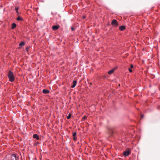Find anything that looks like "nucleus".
<instances>
[{"mask_svg": "<svg viewBox=\"0 0 160 160\" xmlns=\"http://www.w3.org/2000/svg\"><path fill=\"white\" fill-rule=\"evenodd\" d=\"M8 77L9 78V80L11 82H13L15 80V77L13 75L12 72L11 71H9L8 74Z\"/></svg>", "mask_w": 160, "mask_h": 160, "instance_id": "1", "label": "nucleus"}, {"mask_svg": "<svg viewBox=\"0 0 160 160\" xmlns=\"http://www.w3.org/2000/svg\"><path fill=\"white\" fill-rule=\"evenodd\" d=\"M111 25L114 27H117L118 25V23L116 20L113 19L111 22Z\"/></svg>", "mask_w": 160, "mask_h": 160, "instance_id": "2", "label": "nucleus"}, {"mask_svg": "<svg viewBox=\"0 0 160 160\" xmlns=\"http://www.w3.org/2000/svg\"><path fill=\"white\" fill-rule=\"evenodd\" d=\"M130 153V151L129 149H128L123 152V154L124 156L126 157L129 156Z\"/></svg>", "mask_w": 160, "mask_h": 160, "instance_id": "3", "label": "nucleus"}, {"mask_svg": "<svg viewBox=\"0 0 160 160\" xmlns=\"http://www.w3.org/2000/svg\"><path fill=\"white\" fill-rule=\"evenodd\" d=\"M11 160H18V158L15 154H12L11 155Z\"/></svg>", "mask_w": 160, "mask_h": 160, "instance_id": "4", "label": "nucleus"}, {"mask_svg": "<svg viewBox=\"0 0 160 160\" xmlns=\"http://www.w3.org/2000/svg\"><path fill=\"white\" fill-rule=\"evenodd\" d=\"M59 25H55L52 27V28L54 30H56L59 28Z\"/></svg>", "mask_w": 160, "mask_h": 160, "instance_id": "5", "label": "nucleus"}, {"mask_svg": "<svg viewBox=\"0 0 160 160\" xmlns=\"http://www.w3.org/2000/svg\"><path fill=\"white\" fill-rule=\"evenodd\" d=\"M77 133L76 132H74L73 133V139L74 140H76L77 138L76 136Z\"/></svg>", "mask_w": 160, "mask_h": 160, "instance_id": "6", "label": "nucleus"}, {"mask_svg": "<svg viewBox=\"0 0 160 160\" xmlns=\"http://www.w3.org/2000/svg\"><path fill=\"white\" fill-rule=\"evenodd\" d=\"M115 69L114 68H113V69H112V70H110L109 71H108V73L109 74H112L114 72V71L115 70Z\"/></svg>", "mask_w": 160, "mask_h": 160, "instance_id": "7", "label": "nucleus"}, {"mask_svg": "<svg viewBox=\"0 0 160 160\" xmlns=\"http://www.w3.org/2000/svg\"><path fill=\"white\" fill-rule=\"evenodd\" d=\"M33 138H36L37 140L39 139V137L37 134H34L33 135Z\"/></svg>", "mask_w": 160, "mask_h": 160, "instance_id": "8", "label": "nucleus"}, {"mask_svg": "<svg viewBox=\"0 0 160 160\" xmlns=\"http://www.w3.org/2000/svg\"><path fill=\"white\" fill-rule=\"evenodd\" d=\"M49 92V91L46 89H43L42 90V92L44 94L48 93Z\"/></svg>", "mask_w": 160, "mask_h": 160, "instance_id": "9", "label": "nucleus"}, {"mask_svg": "<svg viewBox=\"0 0 160 160\" xmlns=\"http://www.w3.org/2000/svg\"><path fill=\"white\" fill-rule=\"evenodd\" d=\"M77 83V81H73V85L71 87L72 88H74L76 85Z\"/></svg>", "mask_w": 160, "mask_h": 160, "instance_id": "10", "label": "nucleus"}, {"mask_svg": "<svg viewBox=\"0 0 160 160\" xmlns=\"http://www.w3.org/2000/svg\"><path fill=\"white\" fill-rule=\"evenodd\" d=\"M125 28V26H121L119 27V29L121 31H123Z\"/></svg>", "mask_w": 160, "mask_h": 160, "instance_id": "11", "label": "nucleus"}, {"mask_svg": "<svg viewBox=\"0 0 160 160\" xmlns=\"http://www.w3.org/2000/svg\"><path fill=\"white\" fill-rule=\"evenodd\" d=\"M16 27V24L14 23H13L12 25L11 28L12 29H13Z\"/></svg>", "mask_w": 160, "mask_h": 160, "instance_id": "12", "label": "nucleus"}, {"mask_svg": "<svg viewBox=\"0 0 160 160\" xmlns=\"http://www.w3.org/2000/svg\"><path fill=\"white\" fill-rule=\"evenodd\" d=\"M17 20L18 21H22L23 19L20 16H18L17 18Z\"/></svg>", "mask_w": 160, "mask_h": 160, "instance_id": "13", "label": "nucleus"}, {"mask_svg": "<svg viewBox=\"0 0 160 160\" xmlns=\"http://www.w3.org/2000/svg\"><path fill=\"white\" fill-rule=\"evenodd\" d=\"M24 44H25V42H22L19 44V45L20 46H23Z\"/></svg>", "mask_w": 160, "mask_h": 160, "instance_id": "14", "label": "nucleus"}, {"mask_svg": "<svg viewBox=\"0 0 160 160\" xmlns=\"http://www.w3.org/2000/svg\"><path fill=\"white\" fill-rule=\"evenodd\" d=\"M71 115L70 113H69L68 116L67 117V118L68 119H69L70 118Z\"/></svg>", "mask_w": 160, "mask_h": 160, "instance_id": "15", "label": "nucleus"}, {"mask_svg": "<svg viewBox=\"0 0 160 160\" xmlns=\"http://www.w3.org/2000/svg\"><path fill=\"white\" fill-rule=\"evenodd\" d=\"M19 9V7H16L15 8V10L16 11H18V10Z\"/></svg>", "mask_w": 160, "mask_h": 160, "instance_id": "16", "label": "nucleus"}, {"mask_svg": "<svg viewBox=\"0 0 160 160\" xmlns=\"http://www.w3.org/2000/svg\"><path fill=\"white\" fill-rule=\"evenodd\" d=\"M87 118V117L86 116H84L83 117V119H86Z\"/></svg>", "mask_w": 160, "mask_h": 160, "instance_id": "17", "label": "nucleus"}, {"mask_svg": "<svg viewBox=\"0 0 160 160\" xmlns=\"http://www.w3.org/2000/svg\"><path fill=\"white\" fill-rule=\"evenodd\" d=\"M128 70H129V71L130 72H132V69H131L130 68H129L128 69Z\"/></svg>", "mask_w": 160, "mask_h": 160, "instance_id": "18", "label": "nucleus"}, {"mask_svg": "<svg viewBox=\"0 0 160 160\" xmlns=\"http://www.w3.org/2000/svg\"><path fill=\"white\" fill-rule=\"evenodd\" d=\"M133 65L132 64H131L130 65V68H133Z\"/></svg>", "mask_w": 160, "mask_h": 160, "instance_id": "19", "label": "nucleus"}, {"mask_svg": "<svg viewBox=\"0 0 160 160\" xmlns=\"http://www.w3.org/2000/svg\"><path fill=\"white\" fill-rule=\"evenodd\" d=\"M16 12H17V13L18 14H19V12H18V11H16Z\"/></svg>", "mask_w": 160, "mask_h": 160, "instance_id": "20", "label": "nucleus"}, {"mask_svg": "<svg viewBox=\"0 0 160 160\" xmlns=\"http://www.w3.org/2000/svg\"><path fill=\"white\" fill-rule=\"evenodd\" d=\"M85 18V16L83 17V18Z\"/></svg>", "mask_w": 160, "mask_h": 160, "instance_id": "21", "label": "nucleus"}, {"mask_svg": "<svg viewBox=\"0 0 160 160\" xmlns=\"http://www.w3.org/2000/svg\"><path fill=\"white\" fill-rule=\"evenodd\" d=\"M72 30H74V29H73V28H72Z\"/></svg>", "mask_w": 160, "mask_h": 160, "instance_id": "22", "label": "nucleus"}, {"mask_svg": "<svg viewBox=\"0 0 160 160\" xmlns=\"http://www.w3.org/2000/svg\"><path fill=\"white\" fill-rule=\"evenodd\" d=\"M27 51L28 50V48H27Z\"/></svg>", "mask_w": 160, "mask_h": 160, "instance_id": "23", "label": "nucleus"}]
</instances>
